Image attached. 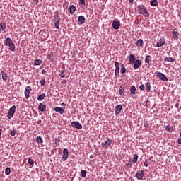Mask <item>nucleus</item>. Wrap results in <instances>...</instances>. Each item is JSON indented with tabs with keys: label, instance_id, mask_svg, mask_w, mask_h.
Listing matches in <instances>:
<instances>
[{
	"label": "nucleus",
	"instance_id": "nucleus-1",
	"mask_svg": "<svg viewBox=\"0 0 181 181\" xmlns=\"http://www.w3.org/2000/svg\"><path fill=\"white\" fill-rule=\"evenodd\" d=\"M55 29H59L60 26V16L59 11H56L54 14V19L52 21Z\"/></svg>",
	"mask_w": 181,
	"mask_h": 181
},
{
	"label": "nucleus",
	"instance_id": "nucleus-2",
	"mask_svg": "<svg viewBox=\"0 0 181 181\" xmlns=\"http://www.w3.org/2000/svg\"><path fill=\"white\" fill-rule=\"evenodd\" d=\"M4 45L8 47V49L11 52H15V44H13V41L9 37H7L5 40Z\"/></svg>",
	"mask_w": 181,
	"mask_h": 181
},
{
	"label": "nucleus",
	"instance_id": "nucleus-3",
	"mask_svg": "<svg viewBox=\"0 0 181 181\" xmlns=\"http://www.w3.org/2000/svg\"><path fill=\"white\" fill-rule=\"evenodd\" d=\"M139 13L140 15H144L146 18H149V11L144 6H139Z\"/></svg>",
	"mask_w": 181,
	"mask_h": 181
},
{
	"label": "nucleus",
	"instance_id": "nucleus-4",
	"mask_svg": "<svg viewBox=\"0 0 181 181\" xmlns=\"http://www.w3.org/2000/svg\"><path fill=\"white\" fill-rule=\"evenodd\" d=\"M15 111H16V106L13 105L8 110L7 113V118L8 119H11V118H13V115L15 114Z\"/></svg>",
	"mask_w": 181,
	"mask_h": 181
},
{
	"label": "nucleus",
	"instance_id": "nucleus-5",
	"mask_svg": "<svg viewBox=\"0 0 181 181\" xmlns=\"http://www.w3.org/2000/svg\"><path fill=\"white\" fill-rule=\"evenodd\" d=\"M156 74L157 77L160 78V80H161L162 81H169L168 77H166L165 75L163 74L162 72L157 71L156 72Z\"/></svg>",
	"mask_w": 181,
	"mask_h": 181
},
{
	"label": "nucleus",
	"instance_id": "nucleus-6",
	"mask_svg": "<svg viewBox=\"0 0 181 181\" xmlns=\"http://www.w3.org/2000/svg\"><path fill=\"white\" fill-rule=\"evenodd\" d=\"M111 144H112V140L111 139L108 138L105 141V142L102 143L101 145L105 149H108V148H110V146H111Z\"/></svg>",
	"mask_w": 181,
	"mask_h": 181
},
{
	"label": "nucleus",
	"instance_id": "nucleus-7",
	"mask_svg": "<svg viewBox=\"0 0 181 181\" xmlns=\"http://www.w3.org/2000/svg\"><path fill=\"white\" fill-rule=\"evenodd\" d=\"M32 91V87L30 86H28L25 89V96L26 100H29V97H30V94Z\"/></svg>",
	"mask_w": 181,
	"mask_h": 181
},
{
	"label": "nucleus",
	"instance_id": "nucleus-8",
	"mask_svg": "<svg viewBox=\"0 0 181 181\" xmlns=\"http://www.w3.org/2000/svg\"><path fill=\"white\" fill-rule=\"evenodd\" d=\"M166 43V40H165V37L160 38L159 41L156 44V47H162V46H165V44Z\"/></svg>",
	"mask_w": 181,
	"mask_h": 181
},
{
	"label": "nucleus",
	"instance_id": "nucleus-9",
	"mask_svg": "<svg viewBox=\"0 0 181 181\" xmlns=\"http://www.w3.org/2000/svg\"><path fill=\"white\" fill-rule=\"evenodd\" d=\"M71 126L73 128H76V129H81V128H83V126L78 122H72Z\"/></svg>",
	"mask_w": 181,
	"mask_h": 181
},
{
	"label": "nucleus",
	"instance_id": "nucleus-10",
	"mask_svg": "<svg viewBox=\"0 0 181 181\" xmlns=\"http://www.w3.org/2000/svg\"><path fill=\"white\" fill-rule=\"evenodd\" d=\"M68 158H69V150L67 148H64L63 151V156L62 158V160H63V162H65V160H67Z\"/></svg>",
	"mask_w": 181,
	"mask_h": 181
},
{
	"label": "nucleus",
	"instance_id": "nucleus-11",
	"mask_svg": "<svg viewBox=\"0 0 181 181\" xmlns=\"http://www.w3.org/2000/svg\"><path fill=\"white\" fill-rule=\"evenodd\" d=\"M115 76H119V62H115Z\"/></svg>",
	"mask_w": 181,
	"mask_h": 181
},
{
	"label": "nucleus",
	"instance_id": "nucleus-12",
	"mask_svg": "<svg viewBox=\"0 0 181 181\" xmlns=\"http://www.w3.org/2000/svg\"><path fill=\"white\" fill-rule=\"evenodd\" d=\"M144 88H145L146 93H151V89L152 88V86L151 85V82L145 83Z\"/></svg>",
	"mask_w": 181,
	"mask_h": 181
},
{
	"label": "nucleus",
	"instance_id": "nucleus-13",
	"mask_svg": "<svg viewBox=\"0 0 181 181\" xmlns=\"http://www.w3.org/2000/svg\"><path fill=\"white\" fill-rule=\"evenodd\" d=\"M119 26H121V23L119 21H115L112 22V28L115 29V30H118Z\"/></svg>",
	"mask_w": 181,
	"mask_h": 181
},
{
	"label": "nucleus",
	"instance_id": "nucleus-14",
	"mask_svg": "<svg viewBox=\"0 0 181 181\" xmlns=\"http://www.w3.org/2000/svg\"><path fill=\"white\" fill-rule=\"evenodd\" d=\"M122 110V105H118L115 107V113L116 115L121 114V111Z\"/></svg>",
	"mask_w": 181,
	"mask_h": 181
},
{
	"label": "nucleus",
	"instance_id": "nucleus-15",
	"mask_svg": "<svg viewBox=\"0 0 181 181\" xmlns=\"http://www.w3.org/2000/svg\"><path fill=\"white\" fill-rule=\"evenodd\" d=\"M136 179H139V180H141V179H142V177H144V170L137 171V173L136 174Z\"/></svg>",
	"mask_w": 181,
	"mask_h": 181
},
{
	"label": "nucleus",
	"instance_id": "nucleus-16",
	"mask_svg": "<svg viewBox=\"0 0 181 181\" xmlns=\"http://www.w3.org/2000/svg\"><path fill=\"white\" fill-rule=\"evenodd\" d=\"M141 60L139 59H136L134 62V69H139L140 66H141Z\"/></svg>",
	"mask_w": 181,
	"mask_h": 181
},
{
	"label": "nucleus",
	"instance_id": "nucleus-17",
	"mask_svg": "<svg viewBox=\"0 0 181 181\" xmlns=\"http://www.w3.org/2000/svg\"><path fill=\"white\" fill-rule=\"evenodd\" d=\"M38 110L42 112H44V111H46V105H45V103H40L38 106Z\"/></svg>",
	"mask_w": 181,
	"mask_h": 181
},
{
	"label": "nucleus",
	"instance_id": "nucleus-18",
	"mask_svg": "<svg viewBox=\"0 0 181 181\" xmlns=\"http://www.w3.org/2000/svg\"><path fill=\"white\" fill-rule=\"evenodd\" d=\"M179 32H177V30L174 29L173 30V39L174 40H179Z\"/></svg>",
	"mask_w": 181,
	"mask_h": 181
},
{
	"label": "nucleus",
	"instance_id": "nucleus-19",
	"mask_svg": "<svg viewBox=\"0 0 181 181\" xmlns=\"http://www.w3.org/2000/svg\"><path fill=\"white\" fill-rule=\"evenodd\" d=\"M59 76L61 77V78H64V73H66V68L63 67L62 70L59 71Z\"/></svg>",
	"mask_w": 181,
	"mask_h": 181
},
{
	"label": "nucleus",
	"instance_id": "nucleus-20",
	"mask_svg": "<svg viewBox=\"0 0 181 181\" xmlns=\"http://www.w3.org/2000/svg\"><path fill=\"white\" fill-rule=\"evenodd\" d=\"M54 111L56 112H59V114H64V109L63 107H57L54 108Z\"/></svg>",
	"mask_w": 181,
	"mask_h": 181
},
{
	"label": "nucleus",
	"instance_id": "nucleus-21",
	"mask_svg": "<svg viewBox=\"0 0 181 181\" xmlns=\"http://www.w3.org/2000/svg\"><path fill=\"white\" fill-rule=\"evenodd\" d=\"M69 13H71V15H74V13L76 12V6L71 5L69 7Z\"/></svg>",
	"mask_w": 181,
	"mask_h": 181
},
{
	"label": "nucleus",
	"instance_id": "nucleus-22",
	"mask_svg": "<svg viewBox=\"0 0 181 181\" xmlns=\"http://www.w3.org/2000/svg\"><path fill=\"white\" fill-rule=\"evenodd\" d=\"M78 21L80 25H83L86 22V18L83 16H79L78 18Z\"/></svg>",
	"mask_w": 181,
	"mask_h": 181
},
{
	"label": "nucleus",
	"instance_id": "nucleus-23",
	"mask_svg": "<svg viewBox=\"0 0 181 181\" xmlns=\"http://www.w3.org/2000/svg\"><path fill=\"white\" fill-rule=\"evenodd\" d=\"M176 59H175V58L173 57H167L164 59V62H168V63H173L175 62Z\"/></svg>",
	"mask_w": 181,
	"mask_h": 181
},
{
	"label": "nucleus",
	"instance_id": "nucleus-24",
	"mask_svg": "<svg viewBox=\"0 0 181 181\" xmlns=\"http://www.w3.org/2000/svg\"><path fill=\"white\" fill-rule=\"evenodd\" d=\"M129 62L130 63V64H134V62H135V56L134 54H130L129 56Z\"/></svg>",
	"mask_w": 181,
	"mask_h": 181
},
{
	"label": "nucleus",
	"instance_id": "nucleus-25",
	"mask_svg": "<svg viewBox=\"0 0 181 181\" xmlns=\"http://www.w3.org/2000/svg\"><path fill=\"white\" fill-rule=\"evenodd\" d=\"M136 93V88L135 87V86H132L130 87V94H132V95H135Z\"/></svg>",
	"mask_w": 181,
	"mask_h": 181
},
{
	"label": "nucleus",
	"instance_id": "nucleus-26",
	"mask_svg": "<svg viewBox=\"0 0 181 181\" xmlns=\"http://www.w3.org/2000/svg\"><path fill=\"white\" fill-rule=\"evenodd\" d=\"M1 76H2V80H4V81H6V80H8V74H6V72L5 71H1Z\"/></svg>",
	"mask_w": 181,
	"mask_h": 181
},
{
	"label": "nucleus",
	"instance_id": "nucleus-27",
	"mask_svg": "<svg viewBox=\"0 0 181 181\" xmlns=\"http://www.w3.org/2000/svg\"><path fill=\"white\" fill-rule=\"evenodd\" d=\"M46 98V93H42L37 97L38 101H42Z\"/></svg>",
	"mask_w": 181,
	"mask_h": 181
},
{
	"label": "nucleus",
	"instance_id": "nucleus-28",
	"mask_svg": "<svg viewBox=\"0 0 181 181\" xmlns=\"http://www.w3.org/2000/svg\"><path fill=\"white\" fill-rule=\"evenodd\" d=\"M142 45H144V40L142 39H139L136 42V46L141 47V46H142Z\"/></svg>",
	"mask_w": 181,
	"mask_h": 181
},
{
	"label": "nucleus",
	"instance_id": "nucleus-29",
	"mask_svg": "<svg viewBox=\"0 0 181 181\" xmlns=\"http://www.w3.org/2000/svg\"><path fill=\"white\" fill-rule=\"evenodd\" d=\"M4 29H6V24L5 23H0V30L3 32Z\"/></svg>",
	"mask_w": 181,
	"mask_h": 181
},
{
	"label": "nucleus",
	"instance_id": "nucleus-30",
	"mask_svg": "<svg viewBox=\"0 0 181 181\" xmlns=\"http://www.w3.org/2000/svg\"><path fill=\"white\" fill-rule=\"evenodd\" d=\"M42 63H43V61H42V59H35L34 64L35 66H40V64H42Z\"/></svg>",
	"mask_w": 181,
	"mask_h": 181
},
{
	"label": "nucleus",
	"instance_id": "nucleus-31",
	"mask_svg": "<svg viewBox=\"0 0 181 181\" xmlns=\"http://www.w3.org/2000/svg\"><path fill=\"white\" fill-rule=\"evenodd\" d=\"M35 141H36L37 144H43V139H42L41 136H37V137H36V139H35Z\"/></svg>",
	"mask_w": 181,
	"mask_h": 181
},
{
	"label": "nucleus",
	"instance_id": "nucleus-32",
	"mask_svg": "<svg viewBox=\"0 0 181 181\" xmlns=\"http://www.w3.org/2000/svg\"><path fill=\"white\" fill-rule=\"evenodd\" d=\"M126 71H127V69H125V65H124V64H122L121 65V74H124L126 73Z\"/></svg>",
	"mask_w": 181,
	"mask_h": 181
},
{
	"label": "nucleus",
	"instance_id": "nucleus-33",
	"mask_svg": "<svg viewBox=\"0 0 181 181\" xmlns=\"http://www.w3.org/2000/svg\"><path fill=\"white\" fill-rule=\"evenodd\" d=\"M150 5L151 6H158V0H153L151 1Z\"/></svg>",
	"mask_w": 181,
	"mask_h": 181
},
{
	"label": "nucleus",
	"instance_id": "nucleus-34",
	"mask_svg": "<svg viewBox=\"0 0 181 181\" xmlns=\"http://www.w3.org/2000/svg\"><path fill=\"white\" fill-rule=\"evenodd\" d=\"M5 174L6 176H9V175H11V168H6Z\"/></svg>",
	"mask_w": 181,
	"mask_h": 181
},
{
	"label": "nucleus",
	"instance_id": "nucleus-35",
	"mask_svg": "<svg viewBox=\"0 0 181 181\" xmlns=\"http://www.w3.org/2000/svg\"><path fill=\"white\" fill-rule=\"evenodd\" d=\"M138 158L137 154H134V158L132 160L133 163H136V162H138Z\"/></svg>",
	"mask_w": 181,
	"mask_h": 181
},
{
	"label": "nucleus",
	"instance_id": "nucleus-36",
	"mask_svg": "<svg viewBox=\"0 0 181 181\" xmlns=\"http://www.w3.org/2000/svg\"><path fill=\"white\" fill-rule=\"evenodd\" d=\"M151 55H148L145 58V63H148L149 64V62H151Z\"/></svg>",
	"mask_w": 181,
	"mask_h": 181
},
{
	"label": "nucleus",
	"instance_id": "nucleus-37",
	"mask_svg": "<svg viewBox=\"0 0 181 181\" xmlns=\"http://www.w3.org/2000/svg\"><path fill=\"white\" fill-rule=\"evenodd\" d=\"M165 128L168 132H172V131H173V127L165 126Z\"/></svg>",
	"mask_w": 181,
	"mask_h": 181
},
{
	"label": "nucleus",
	"instance_id": "nucleus-38",
	"mask_svg": "<svg viewBox=\"0 0 181 181\" xmlns=\"http://www.w3.org/2000/svg\"><path fill=\"white\" fill-rule=\"evenodd\" d=\"M81 176H82V177H86L87 176V171L82 170H81Z\"/></svg>",
	"mask_w": 181,
	"mask_h": 181
},
{
	"label": "nucleus",
	"instance_id": "nucleus-39",
	"mask_svg": "<svg viewBox=\"0 0 181 181\" xmlns=\"http://www.w3.org/2000/svg\"><path fill=\"white\" fill-rule=\"evenodd\" d=\"M28 163L29 165H31L32 166H33V165H35V161H33V159L32 158H28Z\"/></svg>",
	"mask_w": 181,
	"mask_h": 181
},
{
	"label": "nucleus",
	"instance_id": "nucleus-40",
	"mask_svg": "<svg viewBox=\"0 0 181 181\" xmlns=\"http://www.w3.org/2000/svg\"><path fill=\"white\" fill-rule=\"evenodd\" d=\"M16 134V132L14 129L10 131L11 136H15Z\"/></svg>",
	"mask_w": 181,
	"mask_h": 181
},
{
	"label": "nucleus",
	"instance_id": "nucleus-41",
	"mask_svg": "<svg viewBox=\"0 0 181 181\" xmlns=\"http://www.w3.org/2000/svg\"><path fill=\"white\" fill-rule=\"evenodd\" d=\"M47 60H50V62H53V59L52 58V54H48L47 56Z\"/></svg>",
	"mask_w": 181,
	"mask_h": 181
},
{
	"label": "nucleus",
	"instance_id": "nucleus-42",
	"mask_svg": "<svg viewBox=\"0 0 181 181\" xmlns=\"http://www.w3.org/2000/svg\"><path fill=\"white\" fill-rule=\"evenodd\" d=\"M125 93V90L124 88L119 89V94L120 95H124V93Z\"/></svg>",
	"mask_w": 181,
	"mask_h": 181
},
{
	"label": "nucleus",
	"instance_id": "nucleus-43",
	"mask_svg": "<svg viewBox=\"0 0 181 181\" xmlns=\"http://www.w3.org/2000/svg\"><path fill=\"white\" fill-rule=\"evenodd\" d=\"M55 145H59L60 144V139L56 138L54 139Z\"/></svg>",
	"mask_w": 181,
	"mask_h": 181
},
{
	"label": "nucleus",
	"instance_id": "nucleus-44",
	"mask_svg": "<svg viewBox=\"0 0 181 181\" xmlns=\"http://www.w3.org/2000/svg\"><path fill=\"white\" fill-rule=\"evenodd\" d=\"M139 88H140V90H141L142 91H144V90H145V85L141 84V85L139 86Z\"/></svg>",
	"mask_w": 181,
	"mask_h": 181
},
{
	"label": "nucleus",
	"instance_id": "nucleus-45",
	"mask_svg": "<svg viewBox=\"0 0 181 181\" xmlns=\"http://www.w3.org/2000/svg\"><path fill=\"white\" fill-rule=\"evenodd\" d=\"M41 86H45V83H46V79H42L40 81Z\"/></svg>",
	"mask_w": 181,
	"mask_h": 181
},
{
	"label": "nucleus",
	"instance_id": "nucleus-46",
	"mask_svg": "<svg viewBox=\"0 0 181 181\" xmlns=\"http://www.w3.org/2000/svg\"><path fill=\"white\" fill-rule=\"evenodd\" d=\"M80 5H86V1L84 0H79Z\"/></svg>",
	"mask_w": 181,
	"mask_h": 181
},
{
	"label": "nucleus",
	"instance_id": "nucleus-47",
	"mask_svg": "<svg viewBox=\"0 0 181 181\" xmlns=\"http://www.w3.org/2000/svg\"><path fill=\"white\" fill-rule=\"evenodd\" d=\"M34 5H37L39 4V0H33Z\"/></svg>",
	"mask_w": 181,
	"mask_h": 181
},
{
	"label": "nucleus",
	"instance_id": "nucleus-48",
	"mask_svg": "<svg viewBox=\"0 0 181 181\" xmlns=\"http://www.w3.org/2000/svg\"><path fill=\"white\" fill-rule=\"evenodd\" d=\"M144 166H146V168H148V160H146L144 162Z\"/></svg>",
	"mask_w": 181,
	"mask_h": 181
},
{
	"label": "nucleus",
	"instance_id": "nucleus-49",
	"mask_svg": "<svg viewBox=\"0 0 181 181\" xmlns=\"http://www.w3.org/2000/svg\"><path fill=\"white\" fill-rule=\"evenodd\" d=\"M63 8H64V10L66 11V9H67V5H66V4H64Z\"/></svg>",
	"mask_w": 181,
	"mask_h": 181
},
{
	"label": "nucleus",
	"instance_id": "nucleus-50",
	"mask_svg": "<svg viewBox=\"0 0 181 181\" xmlns=\"http://www.w3.org/2000/svg\"><path fill=\"white\" fill-rule=\"evenodd\" d=\"M127 166L129 169V168H131L132 167V164L128 163Z\"/></svg>",
	"mask_w": 181,
	"mask_h": 181
},
{
	"label": "nucleus",
	"instance_id": "nucleus-51",
	"mask_svg": "<svg viewBox=\"0 0 181 181\" xmlns=\"http://www.w3.org/2000/svg\"><path fill=\"white\" fill-rule=\"evenodd\" d=\"M62 83L63 84H66L67 83V81L66 79H63Z\"/></svg>",
	"mask_w": 181,
	"mask_h": 181
},
{
	"label": "nucleus",
	"instance_id": "nucleus-52",
	"mask_svg": "<svg viewBox=\"0 0 181 181\" xmlns=\"http://www.w3.org/2000/svg\"><path fill=\"white\" fill-rule=\"evenodd\" d=\"M42 74H46V70L43 69V70L42 71Z\"/></svg>",
	"mask_w": 181,
	"mask_h": 181
},
{
	"label": "nucleus",
	"instance_id": "nucleus-53",
	"mask_svg": "<svg viewBox=\"0 0 181 181\" xmlns=\"http://www.w3.org/2000/svg\"><path fill=\"white\" fill-rule=\"evenodd\" d=\"M179 107V103L175 104V108H178Z\"/></svg>",
	"mask_w": 181,
	"mask_h": 181
},
{
	"label": "nucleus",
	"instance_id": "nucleus-54",
	"mask_svg": "<svg viewBox=\"0 0 181 181\" xmlns=\"http://www.w3.org/2000/svg\"><path fill=\"white\" fill-rule=\"evenodd\" d=\"M129 2L130 4H134V0H129Z\"/></svg>",
	"mask_w": 181,
	"mask_h": 181
},
{
	"label": "nucleus",
	"instance_id": "nucleus-55",
	"mask_svg": "<svg viewBox=\"0 0 181 181\" xmlns=\"http://www.w3.org/2000/svg\"><path fill=\"white\" fill-rule=\"evenodd\" d=\"M62 107H66V104L64 103H62Z\"/></svg>",
	"mask_w": 181,
	"mask_h": 181
},
{
	"label": "nucleus",
	"instance_id": "nucleus-56",
	"mask_svg": "<svg viewBox=\"0 0 181 181\" xmlns=\"http://www.w3.org/2000/svg\"><path fill=\"white\" fill-rule=\"evenodd\" d=\"M94 2L97 1V0H93Z\"/></svg>",
	"mask_w": 181,
	"mask_h": 181
}]
</instances>
